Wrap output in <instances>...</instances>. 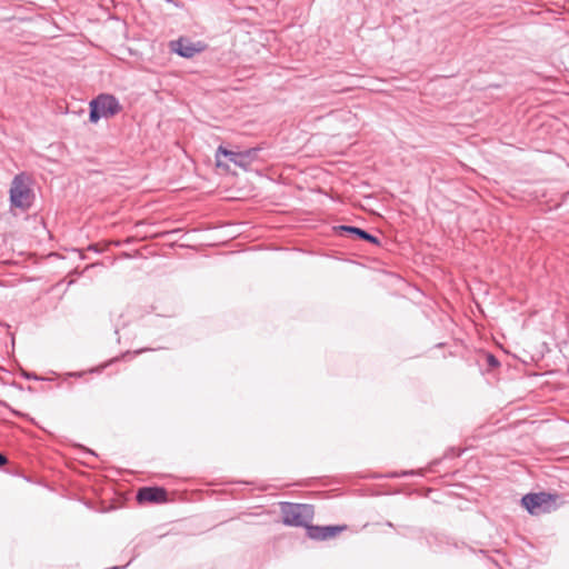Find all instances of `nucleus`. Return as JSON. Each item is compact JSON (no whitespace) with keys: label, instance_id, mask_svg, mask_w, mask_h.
Returning a JSON list of instances; mask_svg holds the SVG:
<instances>
[{"label":"nucleus","instance_id":"nucleus-1","mask_svg":"<svg viewBox=\"0 0 569 569\" xmlns=\"http://www.w3.org/2000/svg\"><path fill=\"white\" fill-rule=\"evenodd\" d=\"M280 509L283 523L293 527L308 528L315 513L311 505L303 503L282 502Z\"/></svg>","mask_w":569,"mask_h":569},{"label":"nucleus","instance_id":"nucleus-10","mask_svg":"<svg viewBox=\"0 0 569 569\" xmlns=\"http://www.w3.org/2000/svg\"><path fill=\"white\" fill-rule=\"evenodd\" d=\"M221 154L224 156V157H228L231 162H233L234 164L238 166V158H236V156H239V152L230 151V150L223 148L222 146H220L217 149V152H216V159H217V166L218 167H220L222 164L220 159H219V157Z\"/></svg>","mask_w":569,"mask_h":569},{"label":"nucleus","instance_id":"nucleus-2","mask_svg":"<svg viewBox=\"0 0 569 569\" xmlns=\"http://www.w3.org/2000/svg\"><path fill=\"white\" fill-rule=\"evenodd\" d=\"M34 194L30 188L29 179L24 174H17L10 187L11 207L28 210L33 201Z\"/></svg>","mask_w":569,"mask_h":569},{"label":"nucleus","instance_id":"nucleus-7","mask_svg":"<svg viewBox=\"0 0 569 569\" xmlns=\"http://www.w3.org/2000/svg\"><path fill=\"white\" fill-rule=\"evenodd\" d=\"M345 528L346 527L343 526H309L307 528V532L311 539L327 540L329 538L336 537L338 533L345 530Z\"/></svg>","mask_w":569,"mask_h":569},{"label":"nucleus","instance_id":"nucleus-11","mask_svg":"<svg viewBox=\"0 0 569 569\" xmlns=\"http://www.w3.org/2000/svg\"><path fill=\"white\" fill-rule=\"evenodd\" d=\"M8 463V458L0 452V467H3L4 465Z\"/></svg>","mask_w":569,"mask_h":569},{"label":"nucleus","instance_id":"nucleus-12","mask_svg":"<svg viewBox=\"0 0 569 569\" xmlns=\"http://www.w3.org/2000/svg\"><path fill=\"white\" fill-rule=\"evenodd\" d=\"M488 361L492 366L498 363V361L496 360V358L492 355L488 356Z\"/></svg>","mask_w":569,"mask_h":569},{"label":"nucleus","instance_id":"nucleus-3","mask_svg":"<svg viewBox=\"0 0 569 569\" xmlns=\"http://www.w3.org/2000/svg\"><path fill=\"white\" fill-rule=\"evenodd\" d=\"M121 111V106L114 96L102 93L90 102L89 119L97 123L101 118H111Z\"/></svg>","mask_w":569,"mask_h":569},{"label":"nucleus","instance_id":"nucleus-9","mask_svg":"<svg viewBox=\"0 0 569 569\" xmlns=\"http://www.w3.org/2000/svg\"><path fill=\"white\" fill-rule=\"evenodd\" d=\"M258 149L251 148L244 151H240L239 156H236L238 158V166L246 168L249 166L256 158H257Z\"/></svg>","mask_w":569,"mask_h":569},{"label":"nucleus","instance_id":"nucleus-8","mask_svg":"<svg viewBox=\"0 0 569 569\" xmlns=\"http://www.w3.org/2000/svg\"><path fill=\"white\" fill-rule=\"evenodd\" d=\"M339 229L343 232H347V233H350V234H355L357 236L358 238L362 239V240H366L368 242H371L373 244H380V241L379 239L367 232L366 230L363 229H360L358 227H352V226H340Z\"/></svg>","mask_w":569,"mask_h":569},{"label":"nucleus","instance_id":"nucleus-6","mask_svg":"<svg viewBox=\"0 0 569 569\" xmlns=\"http://www.w3.org/2000/svg\"><path fill=\"white\" fill-rule=\"evenodd\" d=\"M137 500L140 503L151 502L160 503L167 501V491L160 487H143L137 493Z\"/></svg>","mask_w":569,"mask_h":569},{"label":"nucleus","instance_id":"nucleus-5","mask_svg":"<svg viewBox=\"0 0 569 569\" xmlns=\"http://www.w3.org/2000/svg\"><path fill=\"white\" fill-rule=\"evenodd\" d=\"M170 47L173 52L183 58H192L194 54L204 50V44L202 42H192L186 38L172 41Z\"/></svg>","mask_w":569,"mask_h":569},{"label":"nucleus","instance_id":"nucleus-4","mask_svg":"<svg viewBox=\"0 0 569 569\" xmlns=\"http://www.w3.org/2000/svg\"><path fill=\"white\" fill-rule=\"evenodd\" d=\"M521 503L533 516L550 512L556 506V496L547 492L528 493L522 497Z\"/></svg>","mask_w":569,"mask_h":569}]
</instances>
